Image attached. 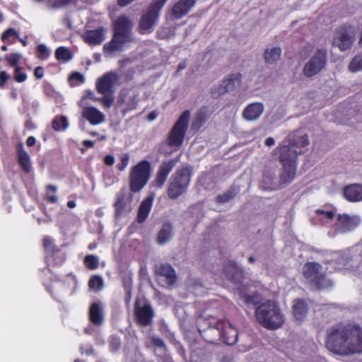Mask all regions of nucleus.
Masks as SVG:
<instances>
[{"instance_id":"nucleus-25","label":"nucleus","mask_w":362,"mask_h":362,"mask_svg":"<svg viewBox=\"0 0 362 362\" xmlns=\"http://www.w3.org/2000/svg\"><path fill=\"white\" fill-rule=\"evenodd\" d=\"M89 321L95 326H100L104 322V313L100 302L93 303L88 312Z\"/></svg>"},{"instance_id":"nucleus-4","label":"nucleus","mask_w":362,"mask_h":362,"mask_svg":"<svg viewBox=\"0 0 362 362\" xmlns=\"http://www.w3.org/2000/svg\"><path fill=\"white\" fill-rule=\"evenodd\" d=\"M257 322L267 329H276L284 322V317L277 303L268 300L260 304L256 309Z\"/></svg>"},{"instance_id":"nucleus-5","label":"nucleus","mask_w":362,"mask_h":362,"mask_svg":"<svg viewBox=\"0 0 362 362\" xmlns=\"http://www.w3.org/2000/svg\"><path fill=\"white\" fill-rule=\"evenodd\" d=\"M192 173V169L190 166L182 167L176 170L175 173L171 176L167 188V194L170 199H177L187 193Z\"/></svg>"},{"instance_id":"nucleus-64","label":"nucleus","mask_w":362,"mask_h":362,"mask_svg":"<svg viewBox=\"0 0 362 362\" xmlns=\"http://www.w3.org/2000/svg\"><path fill=\"white\" fill-rule=\"evenodd\" d=\"M185 63H182V62H181V63H180V64H178V69H179V70L183 69H185Z\"/></svg>"},{"instance_id":"nucleus-10","label":"nucleus","mask_w":362,"mask_h":362,"mask_svg":"<svg viewBox=\"0 0 362 362\" xmlns=\"http://www.w3.org/2000/svg\"><path fill=\"white\" fill-rule=\"evenodd\" d=\"M151 173V163L147 160L139 161L129 172V188L132 192H140L148 183Z\"/></svg>"},{"instance_id":"nucleus-33","label":"nucleus","mask_w":362,"mask_h":362,"mask_svg":"<svg viewBox=\"0 0 362 362\" xmlns=\"http://www.w3.org/2000/svg\"><path fill=\"white\" fill-rule=\"evenodd\" d=\"M173 235V226L170 223H164L157 235V243L159 245H164L170 241Z\"/></svg>"},{"instance_id":"nucleus-32","label":"nucleus","mask_w":362,"mask_h":362,"mask_svg":"<svg viewBox=\"0 0 362 362\" xmlns=\"http://www.w3.org/2000/svg\"><path fill=\"white\" fill-rule=\"evenodd\" d=\"M153 201V197L148 196L141 202L136 217L138 223H141L146 220L151 209Z\"/></svg>"},{"instance_id":"nucleus-8","label":"nucleus","mask_w":362,"mask_h":362,"mask_svg":"<svg viewBox=\"0 0 362 362\" xmlns=\"http://www.w3.org/2000/svg\"><path fill=\"white\" fill-rule=\"evenodd\" d=\"M189 117L190 112L189 110H185L180 115L165 139V143L169 147L177 150L183 144L189 127Z\"/></svg>"},{"instance_id":"nucleus-24","label":"nucleus","mask_w":362,"mask_h":362,"mask_svg":"<svg viewBox=\"0 0 362 362\" xmlns=\"http://www.w3.org/2000/svg\"><path fill=\"white\" fill-rule=\"evenodd\" d=\"M224 320V327L221 329V341L228 345H233L238 341V333L235 327H234L228 320Z\"/></svg>"},{"instance_id":"nucleus-56","label":"nucleus","mask_w":362,"mask_h":362,"mask_svg":"<svg viewBox=\"0 0 362 362\" xmlns=\"http://www.w3.org/2000/svg\"><path fill=\"white\" fill-rule=\"evenodd\" d=\"M35 142H36V139L33 136H28L26 140V144L29 147L33 146L35 144Z\"/></svg>"},{"instance_id":"nucleus-46","label":"nucleus","mask_w":362,"mask_h":362,"mask_svg":"<svg viewBox=\"0 0 362 362\" xmlns=\"http://www.w3.org/2000/svg\"><path fill=\"white\" fill-rule=\"evenodd\" d=\"M10 37H18V33L13 28H8L1 35V39L3 42H6Z\"/></svg>"},{"instance_id":"nucleus-51","label":"nucleus","mask_w":362,"mask_h":362,"mask_svg":"<svg viewBox=\"0 0 362 362\" xmlns=\"http://www.w3.org/2000/svg\"><path fill=\"white\" fill-rule=\"evenodd\" d=\"M10 78V76L6 71H0V87H4L7 81Z\"/></svg>"},{"instance_id":"nucleus-40","label":"nucleus","mask_w":362,"mask_h":362,"mask_svg":"<svg viewBox=\"0 0 362 362\" xmlns=\"http://www.w3.org/2000/svg\"><path fill=\"white\" fill-rule=\"evenodd\" d=\"M22 59V55L20 53L13 52L7 54L4 57V59L11 67H18L20 61Z\"/></svg>"},{"instance_id":"nucleus-37","label":"nucleus","mask_w":362,"mask_h":362,"mask_svg":"<svg viewBox=\"0 0 362 362\" xmlns=\"http://www.w3.org/2000/svg\"><path fill=\"white\" fill-rule=\"evenodd\" d=\"M88 287L95 291H99L104 287V281L102 276L99 275H93L88 281Z\"/></svg>"},{"instance_id":"nucleus-45","label":"nucleus","mask_w":362,"mask_h":362,"mask_svg":"<svg viewBox=\"0 0 362 362\" xmlns=\"http://www.w3.org/2000/svg\"><path fill=\"white\" fill-rule=\"evenodd\" d=\"M123 287L125 291L124 301L127 306L130 304L132 300V286L130 283L124 281L123 283Z\"/></svg>"},{"instance_id":"nucleus-55","label":"nucleus","mask_w":362,"mask_h":362,"mask_svg":"<svg viewBox=\"0 0 362 362\" xmlns=\"http://www.w3.org/2000/svg\"><path fill=\"white\" fill-rule=\"evenodd\" d=\"M134 0H117V4L119 7H125L131 4Z\"/></svg>"},{"instance_id":"nucleus-22","label":"nucleus","mask_w":362,"mask_h":362,"mask_svg":"<svg viewBox=\"0 0 362 362\" xmlns=\"http://www.w3.org/2000/svg\"><path fill=\"white\" fill-rule=\"evenodd\" d=\"M132 198L127 196V189L122 187L117 193L116 200L114 203V208L115 211V216L120 217L125 212L128 202H130Z\"/></svg>"},{"instance_id":"nucleus-16","label":"nucleus","mask_w":362,"mask_h":362,"mask_svg":"<svg viewBox=\"0 0 362 362\" xmlns=\"http://www.w3.org/2000/svg\"><path fill=\"white\" fill-rule=\"evenodd\" d=\"M242 79L240 73L230 74L223 80L221 84L218 88L211 89V94L214 98H217L226 93L233 90L236 84H240Z\"/></svg>"},{"instance_id":"nucleus-17","label":"nucleus","mask_w":362,"mask_h":362,"mask_svg":"<svg viewBox=\"0 0 362 362\" xmlns=\"http://www.w3.org/2000/svg\"><path fill=\"white\" fill-rule=\"evenodd\" d=\"M177 163V160L170 159L165 160L159 165L158 171L156 174L154 180L152 182L151 185L156 188H162L173 168Z\"/></svg>"},{"instance_id":"nucleus-19","label":"nucleus","mask_w":362,"mask_h":362,"mask_svg":"<svg viewBox=\"0 0 362 362\" xmlns=\"http://www.w3.org/2000/svg\"><path fill=\"white\" fill-rule=\"evenodd\" d=\"M223 273L232 283L242 285L245 278L244 270L235 262H227L223 267Z\"/></svg>"},{"instance_id":"nucleus-31","label":"nucleus","mask_w":362,"mask_h":362,"mask_svg":"<svg viewBox=\"0 0 362 362\" xmlns=\"http://www.w3.org/2000/svg\"><path fill=\"white\" fill-rule=\"evenodd\" d=\"M292 310L295 319L298 321H302L308 314V305L305 300L297 298L293 300Z\"/></svg>"},{"instance_id":"nucleus-63","label":"nucleus","mask_w":362,"mask_h":362,"mask_svg":"<svg viewBox=\"0 0 362 362\" xmlns=\"http://www.w3.org/2000/svg\"><path fill=\"white\" fill-rule=\"evenodd\" d=\"M256 261L255 258L253 257V256H250L248 257V262L250 263V264H253L255 263Z\"/></svg>"},{"instance_id":"nucleus-30","label":"nucleus","mask_w":362,"mask_h":362,"mask_svg":"<svg viewBox=\"0 0 362 362\" xmlns=\"http://www.w3.org/2000/svg\"><path fill=\"white\" fill-rule=\"evenodd\" d=\"M344 196L351 202L362 201V185L352 184L346 186L344 189Z\"/></svg>"},{"instance_id":"nucleus-43","label":"nucleus","mask_w":362,"mask_h":362,"mask_svg":"<svg viewBox=\"0 0 362 362\" xmlns=\"http://www.w3.org/2000/svg\"><path fill=\"white\" fill-rule=\"evenodd\" d=\"M23 68L21 66L14 68V80L17 83H23L27 80V74L22 71Z\"/></svg>"},{"instance_id":"nucleus-61","label":"nucleus","mask_w":362,"mask_h":362,"mask_svg":"<svg viewBox=\"0 0 362 362\" xmlns=\"http://www.w3.org/2000/svg\"><path fill=\"white\" fill-rule=\"evenodd\" d=\"M66 205L69 208L73 209V208L76 207V204L75 201L70 200V201H68Z\"/></svg>"},{"instance_id":"nucleus-29","label":"nucleus","mask_w":362,"mask_h":362,"mask_svg":"<svg viewBox=\"0 0 362 362\" xmlns=\"http://www.w3.org/2000/svg\"><path fill=\"white\" fill-rule=\"evenodd\" d=\"M83 117L92 125L99 124L105 121L104 114L95 107H86L83 110Z\"/></svg>"},{"instance_id":"nucleus-47","label":"nucleus","mask_w":362,"mask_h":362,"mask_svg":"<svg viewBox=\"0 0 362 362\" xmlns=\"http://www.w3.org/2000/svg\"><path fill=\"white\" fill-rule=\"evenodd\" d=\"M120 163L117 165V168L119 171H123L129 164V156L128 153H122L119 156Z\"/></svg>"},{"instance_id":"nucleus-1","label":"nucleus","mask_w":362,"mask_h":362,"mask_svg":"<svg viewBox=\"0 0 362 362\" xmlns=\"http://www.w3.org/2000/svg\"><path fill=\"white\" fill-rule=\"evenodd\" d=\"M326 346L340 355L362 353V329L356 325H337L327 331Z\"/></svg>"},{"instance_id":"nucleus-28","label":"nucleus","mask_w":362,"mask_h":362,"mask_svg":"<svg viewBox=\"0 0 362 362\" xmlns=\"http://www.w3.org/2000/svg\"><path fill=\"white\" fill-rule=\"evenodd\" d=\"M18 163L21 170L25 173H29L31 170L30 157L25 151L22 143H19L16 146Z\"/></svg>"},{"instance_id":"nucleus-52","label":"nucleus","mask_w":362,"mask_h":362,"mask_svg":"<svg viewBox=\"0 0 362 362\" xmlns=\"http://www.w3.org/2000/svg\"><path fill=\"white\" fill-rule=\"evenodd\" d=\"M45 70L41 66H38L34 69V76L37 79H41L44 76Z\"/></svg>"},{"instance_id":"nucleus-26","label":"nucleus","mask_w":362,"mask_h":362,"mask_svg":"<svg viewBox=\"0 0 362 362\" xmlns=\"http://www.w3.org/2000/svg\"><path fill=\"white\" fill-rule=\"evenodd\" d=\"M105 30L103 27H99L95 30H87L83 35V40L89 45H99L105 38Z\"/></svg>"},{"instance_id":"nucleus-62","label":"nucleus","mask_w":362,"mask_h":362,"mask_svg":"<svg viewBox=\"0 0 362 362\" xmlns=\"http://www.w3.org/2000/svg\"><path fill=\"white\" fill-rule=\"evenodd\" d=\"M18 38L19 42H21L23 46L25 47L27 45V36H25L24 39L21 38L19 37Z\"/></svg>"},{"instance_id":"nucleus-11","label":"nucleus","mask_w":362,"mask_h":362,"mask_svg":"<svg viewBox=\"0 0 362 362\" xmlns=\"http://www.w3.org/2000/svg\"><path fill=\"white\" fill-rule=\"evenodd\" d=\"M168 0H153L142 14L139 23V33L140 34L151 33L153 28L158 20L160 12Z\"/></svg>"},{"instance_id":"nucleus-36","label":"nucleus","mask_w":362,"mask_h":362,"mask_svg":"<svg viewBox=\"0 0 362 362\" xmlns=\"http://www.w3.org/2000/svg\"><path fill=\"white\" fill-rule=\"evenodd\" d=\"M55 57L58 61L67 62L72 59V52L65 47H59L55 50Z\"/></svg>"},{"instance_id":"nucleus-23","label":"nucleus","mask_w":362,"mask_h":362,"mask_svg":"<svg viewBox=\"0 0 362 362\" xmlns=\"http://www.w3.org/2000/svg\"><path fill=\"white\" fill-rule=\"evenodd\" d=\"M155 273L157 276L165 278L168 286H173L177 281L175 271L169 264H161L156 266Z\"/></svg>"},{"instance_id":"nucleus-7","label":"nucleus","mask_w":362,"mask_h":362,"mask_svg":"<svg viewBox=\"0 0 362 362\" xmlns=\"http://www.w3.org/2000/svg\"><path fill=\"white\" fill-rule=\"evenodd\" d=\"M320 264L315 262H306L303 267L302 274L305 283L315 290H322L332 286L325 272H322Z\"/></svg>"},{"instance_id":"nucleus-42","label":"nucleus","mask_w":362,"mask_h":362,"mask_svg":"<svg viewBox=\"0 0 362 362\" xmlns=\"http://www.w3.org/2000/svg\"><path fill=\"white\" fill-rule=\"evenodd\" d=\"M50 52L44 44H39L36 47V57L41 60H46L49 58Z\"/></svg>"},{"instance_id":"nucleus-60","label":"nucleus","mask_w":362,"mask_h":362,"mask_svg":"<svg viewBox=\"0 0 362 362\" xmlns=\"http://www.w3.org/2000/svg\"><path fill=\"white\" fill-rule=\"evenodd\" d=\"M57 187L52 185H49L47 187V192H52L53 193H55L57 192Z\"/></svg>"},{"instance_id":"nucleus-34","label":"nucleus","mask_w":362,"mask_h":362,"mask_svg":"<svg viewBox=\"0 0 362 362\" xmlns=\"http://www.w3.org/2000/svg\"><path fill=\"white\" fill-rule=\"evenodd\" d=\"M209 117V110L206 107H202L196 114L192 123V129L198 130L204 126Z\"/></svg>"},{"instance_id":"nucleus-12","label":"nucleus","mask_w":362,"mask_h":362,"mask_svg":"<svg viewBox=\"0 0 362 362\" xmlns=\"http://www.w3.org/2000/svg\"><path fill=\"white\" fill-rule=\"evenodd\" d=\"M42 245L45 253L47 269L61 267L66 259V253L54 243L53 238L45 236L42 240Z\"/></svg>"},{"instance_id":"nucleus-39","label":"nucleus","mask_w":362,"mask_h":362,"mask_svg":"<svg viewBox=\"0 0 362 362\" xmlns=\"http://www.w3.org/2000/svg\"><path fill=\"white\" fill-rule=\"evenodd\" d=\"M349 70L352 73L362 71V52L356 55L350 62Z\"/></svg>"},{"instance_id":"nucleus-35","label":"nucleus","mask_w":362,"mask_h":362,"mask_svg":"<svg viewBox=\"0 0 362 362\" xmlns=\"http://www.w3.org/2000/svg\"><path fill=\"white\" fill-rule=\"evenodd\" d=\"M281 54L280 47H272L267 49L264 52V59L268 64H273L279 59Z\"/></svg>"},{"instance_id":"nucleus-44","label":"nucleus","mask_w":362,"mask_h":362,"mask_svg":"<svg viewBox=\"0 0 362 362\" xmlns=\"http://www.w3.org/2000/svg\"><path fill=\"white\" fill-rule=\"evenodd\" d=\"M71 83L76 82L74 85L82 84L85 82V77L80 72L75 71L69 76Z\"/></svg>"},{"instance_id":"nucleus-2","label":"nucleus","mask_w":362,"mask_h":362,"mask_svg":"<svg viewBox=\"0 0 362 362\" xmlns=\"http://www.w3.org/2000/svg\"><path fill=\"white\" fill-rule=\"evenodd\" d=\"M284 142L286 144H280L274 150V154L279 155V160L283 166L280 181L286 184L291 182L295 178L298 155L304 152L303 148L309 144V139L306 134L301 136L289 135Z\"/></svg>"},{"instance_id":"nucleus-38","label":"nucleus","mask_w":362,"mask_h":362,"mask_svg":"<svg viewBox=\"0 0 362 362\" xmlns=\"http://www.w3.org/2000/svg\"><path fill=\"white\" fill-rule=\"evenodd\" d=\"M69 126L67 118L65 116H57L52 122V127L55 131L66 129Z\"/></svg>"},{"instance_id":"nucleus-21","label":"nucleus","mask_w":362,"mask_h":362,"mask_svg":"<svg viewBox=\"0 0 362 362\" xmlns=\"http://www.w3.org/2000/svg\"><path fill=\"white\" fill-rule=\"evenodd\" d=\"M196 0H178L170 9V16L173 20H179L186 16L194 6Z\"/></svg>"},{"instance_id":"nucleus-18","label":"nucleus","mask_w":362,"mask_h":362,"mask_svg":"<svg viewBox=\"0 0 362 362\" xmlns=\"http://www.w3.org/2000/svg\"><path fill=\"white\" fill-rule=\"evenodd\" d=\"M134 315L136 322L142 327H147L152 323L154 312L149 304L139 306L136 302L134 305Z\"/></svg>"},{"instance_id":"nucleus-14","label":"nucleus","mask_w":362,"mask_h":362,"mask_svg":"<svg viewBox=\"0 0 362 362\" xmlns=\"http://www.w3.org/2000/svg\"><path fill=\"white\" fill-rule=\"evenodd\" d=\"M327 52L325 49H317L305 64L303 72L306 77L311 78L319 74L326 66Z\"/></svg>"},{"instance_id":"nucleus-59","label":"nucleus","mask_w":362,"mask_h":362,"mask_svg":"<svg viewBox=\"0 0 362 362\" xmlns=\"http://www.w3.org/2000/svg\"><path fill=\"white\" fill-rule=\"evenodd\" d=\"M83 144L87 148H93L94 146V142L91 140H84Z\"/></svg>"},{"instance_id":"nucleus-20","label":"nucleus","mask_w":362,"mask_h":362,"mask_svg":"<svg viewBox=\"0 0 362 362\" xmlns=\"http://www.w3.org/2000/svg\"><path fill=\"white\" fill-rule=\"evenodd\" d=\"M360 220L356 216L339 214L335 223V230L339 233H348L354 230L358 226Z\"/></svg>"},{"instance_id":"nucleus-41","label":"nucleus","mask_w":362,"mask_h":362,"mask_svg":"<svg viewBox=\"0 0 362 362\" xmlns=\"http://www.w3.org/2000/svg\"><path fill=\"white\" fill-rule=\"evenodd\" d=\"M83 263L87 269L94 270L99 266V259L95 255H88L84 257Z\"/></svg>"},{"instance_id":"nucleus-54","label":"nucleus","mask_w":362,"mask_h":362,"mask_svg":"<svg viewBox=\"0 0 362 362\" xmlns=\"http://www.w3.org/2000/svg\"><path fill=\"white\" fill-rule=\"evenodd\" d=\"M45 200L48 202V203H50V204H55L58 201V198L57 196L52 194V195H50L49 194H47L46 196H45Z\"/></svg>"},{"instance_id":"nucleus-27","label":"nucleus","mask_w":362,"mask_h":362,"mask_svg":"<svg viewBox=\"0 0 362 362\" xmlns=\"http://www.w3.org/2000/svg\"><path fill=\"white\" fill-rule=\"evenodd\" d=\"M264 110L262 103H250L245 107L243 112V117L247 121L257 119L263 113Z\"/></svg>"},{"instance_id":"nucleus-57","label":"nucleus","mask_w":362,"mask_h":362,"mask_svg":"<svg viewBox=\"0 0 362 362\" xmlns=\"http://www.w3.org/2000/svg\"><path fill=\"white\" fill-rule=\"evenodd\" d=\"M158 116V113L156 111L153 110L152 112H151L148 116H147V119L148 121H153Z\"/></svg>"},{"instance_id":"nucleus-53","label":"nucleus","mask_w":362,"mask_h":362,"mask_svg":"<svg viewBox=\"0 0 362 362\" xmlns=\"http://www.w3.org/2000/svg\"><path fill=\"white\" fill-rule=\"evenodd\" d=\"M104 163L108 166H112L115 163V158L112 155H107L104 158Z\"/></svg>"},{"instance_id":"nucleus-58","label":"nucleus","mask_w":362,"mask_h":362,"mask_svg":"<svg viewBox=\"0 0 362 362\" xmlns=\"http://www.w3.org/2000/svg\"><path fill=\"white\" fill-rule=\"evenodd\" d=\"M264 144L267 146H272L275 144V140L272 137H268L266 139Z\"/></svg>"},{"instance_id":"nucleus-49","label":"nucleus","mask_w":362,"mask_h":362,"mask_svg":"<svg viewBox=\"0 0 362 362\" xmlns=\"http://www.w3.org/2000/svg\"><path fill=\"white\" fill-rule=\"evenodd\" d=\"M315 213L318 216H321L327 220H332L335 216V212L333 211H325L322 209H317Z\"/></svg>"},{"instance_id":"nucleus-3","label":"nucleus","mask_w":362,"mask_h":362,"mask_svg":"<svg viewBox=\"0 0 362 362\" xmlns=\"http://www.w3.org/2000/svg\"><path fill=\"white\" fill-rule=\"evenodd\" d=\"M133 23L127 16H118L112 23V39L103 45V52L111 54L124 50L125 45L135 42L132 33Z\"/></svg>"},{"instance_id":"nucleus-50","label":"nucleus","mask_w":362,"mask_h":362,"mask_svg":"<svg viewBox=\"0 0 362 362\" xmlns=\"http://www.w3.org/2000/svg\"><path fill=\"white\" fill-rule=\"evenodd\" d=\"M150 339H151V344L152 346L158 347V348H161L163 349H166V346L162 339L153 336V337H151L150 338Z\"/></svg>"},{"instance_id":"nucleus-6","label":"nucleus","mask_w":362,"mask_h":362,"mask_svg":"<svg viewBox=\"0 0 362 362\" xmlns=\"http://www.w3.org/2000/svg\"><path fill=\"white\" fill-rule=\"evenodd\" d=\"M199 333L202 339L209 344L221 341V332L224 327V320H218L213 316L209 318L199 316L197 320Z\"/></svg>"},{"instance_id":"nucleus-13","label":"nucleus","mask_w":362,"mask_h":362,"mask_svg":"<svg viewBox=\"0 0 362 362\" xmlns=\"http://www.w3.org/2000/svg\"><path fill=\"white\" fill-rule=\"evenodd\" d=\"M353 26L344 23L337 28L333 40V44L341 52L350 49L355 41V34Z\"/></svg>"},{"instance_id":"nucleus-15","label":"nucleus","mask_w":362,"mask_h":362,"mask_svg":"<svg viewBox=\"0 0 362 362\" xmlns=\"http://www.w3.org/2000/svg\"><path fill=\"white\" fill-rule=\"evenodd\" d=\"M139 102V93L134 88H123L117 98V106L122 107L121 112L123 115L136 109Z\"/></svg>"},{"instance_id":"nucleus-9","label":"nucleus","mask_w":362,"mask_h":362,"mask_svg":"<svg viewBox=\"0 0 362 362\" xmlns=\"http://www.w3.org/2000/svg\"><path fill=\"white\" fill-rule=\"evenodd\" d=\"M117 79V74L110 71L104 74L96 82L98 93L103 95L102 98H98L97 100L106 109L110 108L114 103V86Z\"/></svg>"},{"instance_id":"nucleus-48","label":"nucleus","mask_w":362,"mask_h":362,"mask_svg":"<svg viewBox=\"0 0 362 362\" xmlns=\"http://www.w3.org/2000/svg\"><path fill=\"white\" fill-rule=\"evenodd\" d=\"M235 197V194L231 191H228L223 194H219L216 197V201L218 203H226Z\"/></svg>"}]
</instances>
